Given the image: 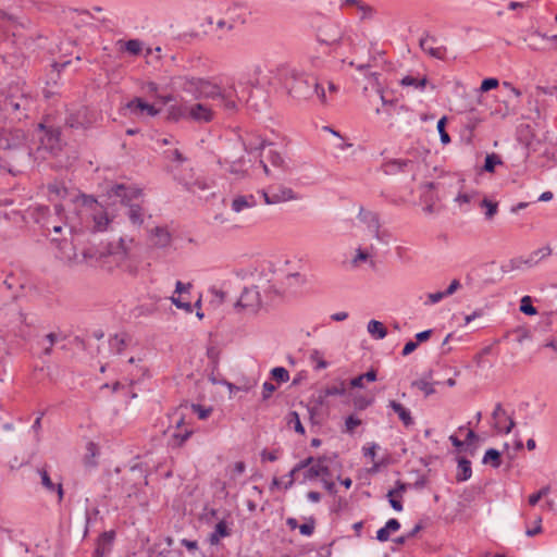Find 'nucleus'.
<instances>
[{
    "mask_svg": "<svg viewBox=\"0 0 557 557\" xmlns=\"http://www.w3.org/2000/svg\"><path fill=\"white\" fill-rule=\"evenodd\" d=\"M267 146H272V144H267V141L261 138H258L256 141H252L250 139L244 140V147L248 153H252L253 151L257 150H264Z\"/></svg>",
    "mask_w": 557,
    "mask_h": 557,
    "instance_id": "nucleus-39",
    "label": "nucleus"
},
{
    "mask_svg": "<svg viewBox=\"0 0 557 557\" xmlns=\"http://www.w3.org/2000/svg\"><path fill=\"white\" fill-rule=\"evenodd\" d=\"M446 296H445L444 292L430 293L428 295V301L425 304L434 305V304L440 302Z\"/></svg>",
    "mask_w": 557,
    "mask_h": 557,
    "instance_id": "nucleus-61",
    "label": "nucleus"
},
{
    "mask_svg": "<svg viewBox=\"0 0 557 557\" xmlns=\"http://www.w3.org/2000/svg\"><path fill=\"white\" fill-rule=\"evenodd\" d=\"M446 122H447V117L443 116L442 119L438 120L437 125H436L437 132L440 134L441 143L443 145H447L450 143V136L448 135V133L445 129Z\"/></svg>",
    "mask_w": 557,
    "mask_h": 557,
    "instance_id": "nucleus-43",
    "label": "nucleus"
},
{
    "mask_svg": "<svg viewBox=\"0 0 557 557\" xmlns=\"http://www.w3.org/2000/svg\"><path fill=\"white\" fill-rule=\"evenodd\" d=\"M48 190L50 195H55L59 198H64L67 194L65 186L61 183H52L48 185Z\"/></svg>",
    "mask_w": 557,
    "mask_h": 557,
    "instance_id": "nucleus-48",
    "label": "nucleus"
},
{
    "mask_svg": "<svg viewBox=\"0 0 557 557\" xmlns=\"http://www.w3.org/2000/svg\"><path fill=\"white\" fill-rule=\"evenodd\" d=\"M114 531L103 532L98 537L97 543L102 544L103 546L111 545L114 540Z\"/></svg>",
    "mask_w": 557,
    "mask_h": 557,
    "instance_id": "nucleus-56",
    "label": "nucleus"
},
{
    "mask_svg": "<svg viewBox=\"0 0 557 557\" xmlns=\"http://www.w3.org/2000/svg\"><path fill=\"white\" fill-rule=\"evenodd\" d=\"M552 255V248L549 246H545L539 248L530 253L528 258H525V267L531 268L537 264L542 259Z\"/></svg>",
    "mask_w": 557,
    "mask_h": 557,
    "instance_id": "nucleus-25",
    "label": "nucleus"
},
{
    "mask_svg": "<svg viewBox=\"0 0 557 557\" xmlns=\"http://www.w3.org/2000/svg\"><path fill=\"white\" fill-rule=\"evenodd\" d=\"M191 410L194 413H197V416L200 420L207 419L212 411L211 408H205L201 405H196V404L191 405Z\"/></svg>",
    "mask_w": 557,
    "mask_h": 557,
    "instance_id": "nucleus-53",
    "label": "nucleus"
},
{
    "mask_svg": "<svg viewBox=\"0 0 557 557\" xmlns=\"http://www.w3.org/2000/svg\"><path fill=\"white\" fill-rule=\"evenodd\" d=\"M472 475L471 461L466 458H460L458 460V472L456 474V480L458 482H465L469 480Z\"/></svg>",
    "mask_w": 557,
    "mask_h": 557,
    "instance_id": "nucleus-28",
    "label": "nucleus"
},
{
    "mask_svg": "<svg viewBox=\"0 0 557 557\" xmlns=\"http://www.w3.org/2000/svg\"><path fill=\"white\" fill-rule=\"evenodd\" d=\"M500 164H503L502 158L497 153L493 152L485 157L483 170L485 172L493 173L495 171V166Z\"/></svg>",
    "mask_w": 557,
    "mask_h": 557,
    "instance_id": "nucleus-38",
    "label": "nucleus"
},
{
    "mask_svg": "<svg viewBox=\"0 0 557 557\" xmlns=\"http://www.w3.org/2000/svg\"><path fill=\"white\" fill-rule=\"evenodd\" d=\"M520 311L527 315H535L537 313L536 308L532 305L530 296H524L521 299Z\"/></svg>",
    "mask_w": 557,
    "mask_h": 557,
    "instance_id": "nucleus-44",
    "label": "nucleus"
},
{
    "mask_svg": "<svg viewBox=\"0 0 557 557\" xmlns=\"http://www.w3.org/2000/svg\"><path fill=\"white\" fill-rule=\"evenodd\" d=\"M549 493V486H544L536 493H533L529 496V504L531 506H535L542 497L546 496Z\"/></svg>",
    "mask_w": 557,
    "mask_h": 557,
    "instance_id": "nucleus-51",
    "label": "nucleus"
},
{
    "mask_svg": "<svg viewBox=\"0 0 557 557\" xmlns=\"http://www.w3.org/2000/svg\"><path fill=\"white\" fill-rule=\"evenodd\" d=\"M260 194L267 205H276L280 202L299 199L298 195L292 188L285 186H280L271 193L261 190Z\"/></svg>",
    "mask_w": 557,
    "mask_h": 557,
    "instance_id": "nucleus-10",
    "label": "nucleus"
},
{
    "mask_svg": "<svg viewBox=\"0 0 557 557\" xmlns=\"http://www.w3.org/2000/svg\"><path fill=\"white\" fill-rule=\"evenodd\" d=\"M412 386L417 387L419 391L423 392L425 396H430L435 393V388L432 383L426 380H417L412 382Z\"/></svg>",
    "mask_w": 557,
    "mask_h": 557,
    "instance_id": "nucleus-46",
    "label": "nucleus"
},
{
    "mask_svg": "<svg viewBox=\"0 0 557 557\" xmlns=\"http://www.w3.org/2000/svg\"><path fill=\"white\" fill-rule=\"evenodd\" d=\"M185 424L184 418L180 417L175 421V431L171 434V443L173 446H182L193 434V430L183 428Z\"/></svg>",
    "mask_w": 557,
    "mask_h": 557,
    "instance_id": "nucleus-16",
    "label": "nucleus"
},
{
    "mask_svg": "<svg viewBox=\"0 0 557 557\" xmlns=\"http://www.w3.org/2000/svg\"><path fill=\"white\" fill-rule=\"evenodd\" d=\"M325 461V457L317 458L315 461L306 470L305 480H313L319 476L330 475V469Z\"/></svg>",
    "mask_w": 557,
    "mask_h": 557,
    "instance_id": "nucleus-18",
    "label": "nucleus"
},
{
    "mask_svg": "<svg viewBox=\"0 0 557 557\" xmlns=\"http://www.w3.org/2000/svg\"><path fill=\"white\" fill-rule=\"evenodd\" d=\"M188 117V107L183 104H172L166 110V119L177 122L181 119Z\"/></svg>",
    "mask_w": 557,
    "mask_h": 557,
    "instance_id": "nucleus-26",
    "label": "nucleus"
},
{
    "mask_svg": "<svg viewBox=\"0 0 557 557\" xmlns=\"http://www.w3.org/2000/svg\"><path fill=\"white\" fill-rule=\"evenodd\" d=\"M262 307V298L258 286L245 287L235 305L236 309H242L248 313H257Z\"/></svg>",
    "mask_w": 557,
    "mask_h": 557,
    "instance_id": "nucleus-7",
    "label": "nucleus"
},
{
    "mask_svg": "<svg viewBox=\"0 0 557 557\" xmlns=\"http://www.w3.org/2000/svg\"><path fill=\"white\" fill-rule=\"evenodd\" d=\"M461 287L460 281L455 278L450 282L446 290H444V294L446 297L451 296L455 294L459 288Z\"/></svg>",
    "mask_w": 557,
    "mask_h": 557,
    "instance_id": "nucleus-59",
    "label": "nucleus"
},
{
    "mask_svg": "<svg viewBox=\"0 0 557 557\" xmlns=\"http://www.w3.org/2000/svg\"><path fill=\"white\" fill-rule=\"evenodd\" d=\"M345 394H346V385H345L344 381H341L338 384L327 386L324 389L325 396H343Z\"/></svg>",
    "mask_w": 557,
    "mask_h": 557,
    "instance_id": "nucleus-41",
    "label": "nucleus"
},
{
    "mask_svg": "<svg viewBox=\"0 0 557 557\" xmlns=\"http://www.w3.org/2000/svg\"><path fill=\"white\" fill-rule=\"evenodd\" d=\"M36 131L39 140V151L45 150L51 154H57L61 150L62 140L59 127L47 126L45 123H39Z\"/></svg>",
    "mask_w": 557,
    "mask_h": 557,
    "instance_id": "nucleus-4",
    "label": "nucleus"
},
{
    "mask_svg": "<svg viewBox=\"0 0 557 557\" xmlns=\"http://www.w3.org/2000/svg\"><path fill=\"white\" fill-rule=\"evenodd\" d=\"M112 196L121 198L123 202H128L135 198H138L141 194L140 189L124 184H116L112 186L110 190Z\"/></svg>",
    "mask_w": 557,
    "mask_h": 557,
    "instance_id": "nucleus-17",
    "label": "nucleus"
},
{
    "mask_svg": "<svg viewBox=\"0 0 557 557\" xmlns=\"http://www.w3.org/2000/svg\"><path fill=\"white\" fill-rule=\"evenodd\" d=\"M492 418L495 421L494 428L498 433L509 434L516 425L513 419L507 416L500 403L496 404Z\"/></svg>",
    "mask_w": 557,
    "mask_h": 557,
    "instance_id": "nucleus-11",
    "label": "nucleus"
},
{
    "mask_svg": "<svg viewBox=\"0 0 557 557\" xmlns=\"http://www.w3.org/2000/svg\"><path fill=\"white\" fill-rule=\"evenodd\" d=\"M358 219L366 223L371 232H373L375 235L379 234L380 230V221L376 213L367 211L363 208H360Z\"/></svg>",
    "mask_w": 557,
    "mask_h": 557,
    "instance_id": "nucleus-24",
    "label": "nucleus"
},
{
    "mask_svg": "<svg viewBox=\"0 0 557 557\" xmlns=\"http://www.w3.org/2000/svg\"><path fill=\"white\" fill-rule=\"evenodd\" d=\"M342 5L343 7H357L358 10L362 11V12H366V10L368 9V7L366 4H363L360 0H342Z\"/></svg>",
    "mask_w": 557,
    "mask_h": 557,
    "instance_id": "nucleus-62",
    "label": "nucleus"
},
{
    "mask_svg": "<svg viewBox=\"0 0 557 557\" xmlns=\"http://www.w3.org/2000/svg\"><path fill=\"white\" fill-rule=\"evenodd\" d=\"M278 455H280V451L277 449L270 450V451L264 449L261 453V460L262 461L268 460V461L273 462V461H276L278 459Z\"/></svg>",
    "mask_w": 557,
    "mask_h": 557,
    "instance_id": "nucleus-57",
    "label": "nucleus"
},
{
    "mask_svg": "<svg viewBox=\"0 0 557 557\" xmlns=\"http://www.w3.org/2000/svg\"><path fill=\"white\" fill-rule=\"evenodd\" d=\"M309 359L311 362L315 363V370H322L329 367V363L324 360V354L319 349H312L310 351Z\"/></svg>",
    "mask_w": 557,
    "mask_h": 557,
    "instance_id": "nucleus-36",
    "label": "nucleus"
},
{
    "mask_svg": "<svg viewBox=\"0 0 557 557\" xmlns=\"http://www.w3.org/2000/svg\"><path fill=\"white\" fill-rule=\"evenodd\" d=\"M128 219L134 225H141L144 222V213L141 207L137 205H131L128 209Z\"/></svg>",
    "mask_w": 557,
    "mask_h": 557,
    "instance_id": "nucleus-37",
    "label": "nucleus"
},
{
    "mask_svg": "<svg viewBox=\"0 0 557 557\" xmlns=\"http://www.w3.org/2000/svg\"><path fill=\"white\" fill-rule=\"evenodd\" d=\"M277 73L293 98L298 100L317 98L320 103H327L325 89L314 74L289 66L277 67Z\"/></svg>",
    "mask_w": 557,
    "mask_h": 557,
    "instance_id": "nucleus-1",
    "label": "nucleus"
},
{
    "mask_svg": "<svg viewBox=\"0 0 557 557\" xmlns=\"http://www.w3.org/2000/svg\"><path fill=\"white\" fill-rule=\"evenodd\" d=\"M209 292L214 296L218 304H222L225 300V292L216 287H211Z\"/></svg>",
    "mask_w": 557,
    "mask_h": 557,
    "instance_id": "nucleus-63",
    "label": "nucleus"
},
{
    "mask_svg": "<svg viewBox=\"0 0 557 557\" xmlns=\"http://www.w3.org/2000/svg\"><path fill=\"white\" fill-rule=\"evenodd\" d=\"M97 121V114L87 107H79L71 111L65 120V124L75 129H86Z\"/></svg>",
    "mask_w": 557,
    "mask_h": 557,
    "instance_id": "nucleus-8",
    "label": "nucleus"
},
{
    "mask_svg": "<svg viewBox=\"0 0 557 557\" xmlns=\"http://www.w3.org/2000/svg\"><path fill=\"white\" fill-rule=\"evenodd\" d=\"M182 88L195 98L219 99L221 106L231 112L238 109V95L233 81L226 86H220L201 77L185 76L182 78Z\"/></svg>",
    "mask_w": 557,
    "mask_h": 557,
    "instance_id": "nucleus-2",
    "label": "nucleus"
},
{
    "mask_svg": "<svg viewBox=\"0 0 557 557\" xmlns=\"http://www.w3.org/2000/svg\"><path fill=\"white\" fill-rule=\"evenodd\" d=\"M398 487L396 490H391L387 493L388 502L392 506V508L396 511L403 510V503L399 499H396L395 496L401 497V494L406 491V484L401 482H397Z\"/></svg>",
    "mask_w": 557,
    "mask_h": 557,
    "instance_id": "nucleus-27",
    "label": "nucleus"
},
{
    "mask_svg": "<svg viewBox=\"0 0 557 557\" xmlns=\"http://www.w3.org/2000/svg\"><path fill=\"white\" fill-rule=\"evenodd\" d=\"M369 259V253L363 251L362 249H358L355 258L351 260L354 267H358L361 261H367Z\"/></svg>",
    "mask_w": 557,
    "mask_h": 557,
    "instance_id": "nucleus-58",
    "label": "nucleus"
},
{
    "mask_svg": "<svg viewBox=\"0 0 557 557\" xmlns=\"http://www.w3.org/2000/svg\"><path fill=\"white\" fill-rule=\"evenodd\" d=\"M124 48L129 54L137 55L143 50V44L138 39H129L124 44Z\"/></svg>",
    "mask_w": 557,
    "mask_h": 557,
    "instance_id": "nucleus-45",
    "label": "nucleus"
},
{
    "mask_svg": "<svg viewBox=\"0 0 557 557\" xmlns=\"http://www.w3.org/2000/svg\"><path fill=\"white\" fill-rule=\"evenodd\" d=\"M18 156L29 157L30 149L26 146V135L22 129L0 131V159L15 160Z\"/></svg>",
    "mask_w": 557,
    "mask_h": 557,
    "instance_id": "nucleus-3",
    "label": "nucleus"
},
{
    "mask_svg": "<svg viewBox=\"0 0 557 557\" xmlns=\"http://www.w3.org/2000/svg\"><path fill=\"white\" fill-rule=\"evenodd\" d=\"M231 535V529L225 520L219 521L212 533H210L208 541L211 545H218L223 537Z\"/></svg>",
    "mask_w": 557,
    "mask_h": 557,
    "instance_id": "nucleus-22",
    "label": "nucleus"
},
{
    "mask_svg": "<svg viewBox=\"0 0 557 557\" xmlns=\"http://www.w3.org/2000/svg\"><path fill=\"white\" fill-rule=\"evenodd\" d=\"M361 424V420L355 416H349L345 420V432L354 433L355 429Z\"/></svg>",
    "mask_w": 557,
    "mask_h": 557,
    "instance_id": "nucleus-52",
    "label": "nucleus"
},
{
    "mask_svg": "<svg viewBox=\"0 0 557 557\" xmlns=\"http://www.w3.org/2000/svg\"><path fill=\"white\" fill-rule=\"evenodd\" d=\"M287 425L292 429H294L297 433L304 435L305 434V428L300 421V417L298 412L290 411L288 412L286 417Z\"/></svg>",
    "mask_w": 557,
    "mask_h": 557,
    "instance_id": "nucleus-34",
    "label": "nucleus"
},
{
    "mask_svg": "<svg viewBox=\"0 0 557 557\" xmlns=\"http://www.w3.org/2000/svg\"><path fill=\"white\" fill-rule=\"evenodd\" d=\"M152 234L156 237L154 245L159 247H166L171 242L170 233L163 227H154Z\"/></svg>",
    "mask_w": 557,
    "mask_h": 557,
    "instance_id": "nucleus-30",
    "label": "nucleus"
},
{
    "mask_svg": "<svg viewBox=\"0 0 557 557\" xmlns=\"http://www.w3.org/2000/svg\"><path fill=\"white\" fill-rule=\"evenodd\" d=\"M498 84H499L498 79H496V78H492V77L491 78H485L482 82V84H481L480 90L482 92H486V91H488L491 89L496 88L498 86Z\"/></svg>",
    "mask_w": 557,
    "mask_h": 557,
    "instance_id": "nucleus-55",
    "label": "nucleus"
},
{
    "mask_svg": "<svg viewBox=\"0 0 557 557\" xmlns=\"http://www.w3.org/2000/svg\"><path fill=\"white\" fill-rule=\"evenodd\" d=\"M388 407L398 416L399 420L403 422V424L408 428L413 425L414 420L411 416V412L408 408L403 406L400 403L396 400H389Z\"/></svg>",
    "mask_w": 557,
    "mask_h": 557,
    "instance_id": "nucleus-19",
    "label": "nucleus"
},
{
    "mask_svg": "<svg viewBox=\"0 0 557 557\" xmlns=\"http://www.w3.org/2000/svg\"><path fill=\"white\" fill-rule=\"evenodd\" d=\"M109 346L111 350L115 354H122V351L126 347V335L125 334H115L110 337Z\"/></svg>",
    "mask_w": 557,
    "mask_h": 557,
    "instance_id": "nucleus-33",
    "label": "nucleus"
},
{
    "mask_svg": "<svg viewBox=\"0 0 557 557\" xmlns=\"http://www.w3.org/2000/svg\"><path fill=\"white\" fill-rule=\"evenodd\" d=\"M265 158L269 160V162L273 166L278 168V169H285V160H284L283 154L280 151L270 148L268 150Z\"/></svg>",
    "mask_w": 557,
    "mask_h": 557,
    "instance_id": "nucleus-35",
    "label": "nucleus"
},
{
    "mask_svg": "<svg viewBox=\"0 0 557 557\" xmlns=\"http://www.w3.org/2000/svg\"><path fill=\"white\" fill-rule=\"evenodd\" d=\"M379 445L373 443L370 447H363V456L374 460Z\"/></svg>",
    "mask_w": 557,
    "mask_h": 557,
    "instance_id": "nucleus-64",
    "label": "nucleus"
},
{
    "mask_svg": "<svg viewBox=\"0 0 557 557\" xmlns=\"http://www.w3.org/2000/svg\"><path fill=\"white\" fill-rule=\"evenodd\" d=\"M410 165H412L411 160L392 159L383 164V170L386 174L394 175L399 172H405Z\"/></svg>",
    "mask_w": 557,
    "mask_h": 557,
    "instance_id": "nucleus-20",
    "label": "nucleus"
},
{
    "mask_svg": "<svg viewBox=\"0 0 557 557\" xmlns=\"http://www.w3.org/2000/svg\"><path fill=\"white\" fill-rule=\"evenodd\" d=\"M318 41L329 47H337L346 41L350 42L349 37H345L341 27L332 22H327L318 29Z\"/></svg>",
    "mask_w": 557,
    "mask_h": 557,
    "instance_id": "nucleus-6",
    "label": "nucleus"
},
{
    "mask_svg": "<svg viewBox=\"0 0 557 557\" xmlns=\"http://www.w3.org/2000/svg\"><path fill=\"white\" fill-rule=\"evenodd\" d=\"M193 288L191 283H184L182 281H176L175 290L173 295L170 297L171 302L181 310H184L186 313L193 312V304L190 301H183V295H189Z\"/></svg>",
    "mask_w": 557,
    "mask_h": 557,
    "instance_id": "nucleus-9",
    "label": "nucleus"
},
{
    "mask_svg": "<svg viewBox=\"0 0 557 557\" xmlns=\"http://www.w3.org/2000/svg\"><path fill=\"white\" fill-rule=\"evenodd\" d=\"M481 206L486 208L485 216L486 219H492L497 212V202H493L488 199H483Z\"/></svg>",
    "mask_w": 557,
    "mask_h": 557,
    "instance_id": "nucleus-50",
    "label": "nucleus"
},
{
    "mask_svg": "<svg viewBox=\"0 0 557 557\" xmlns=\"http://www.w3.org/2000/svg\"><path fill=\"white\" fill-rule=\"evenodd\" d=\"M428 83L429 82L426 76H423L422 78H417L411 75H407L403 77L400 81L401 86H411L420 90H423L426 87Z\"/></svg>",
    "mask_w": 557,
    "mask_h": 557,
    "instance_id": "nucleus-31",
    "label": "nucleus"
},
{
    "mask_svg": "<svg viewBox=\"0 0 557 557\" xmlns=\"http://www.w3.org/2000/svg\"><path fill=\"white\" fill-rule=\"evenodd\" d=\"M257 206V199L253 195L237 196L233 199L231 208L234 212L239 213L245 209Z\"/></svg>",
    "mask_w": 557,
    "mask_h": 557,
    "instance_id": "nucleus-23",
    "label": "nucleus"
},
{
    "mask_svg": "<svg viewBox=\"0 0 557 557\" xmlns=\"http://www.w3.org/2000/svg\"><path fill=\"white\" fill-rule=\"evenodd\" d=\"M133 239L120 238L117 243H111L108 246V256L112 257L116 263H122L128 258Z\"/></svg>",
    "mask_w": 557,
    "mask_h": 557,
    "instance_id": "nucleus-13",
    "label": "nucleus"
},
{
    "mask_svg": "<svg viewBox=\"0 0 557 557\" xmlns=\"http://www.w3.org/2000/svg\"><path fill=\"white\" fill-rule=\"evenodd\" d=\"M275 389H276V386L273 383H271L269 381L264 382L262 385V399L263 400L269 399L272 396V394L275 392Z\"/></svg>",
    "mask_w": 557,
    "mask_h": 557,
    "instance_id": "nucleus-54",
    "label": "nucleus"
},
{
    "mask_svg": "<svg viewBox=\"0 0 557 557\" xmlns=\"http://www.w3.org/2000/svg\"><path fill=\"white\" fill-rule=\"evenodd\" d=\"M272 379L278 383H285L289 380L288 371L283 367L273 368L271 371Z\"/></svg>",
    "mask_w": 557,
    "mask_h": 557,
    "instance_id": "nucleus-47",
    "label": "nucleus"
},
{
    "mask_svg": "<svg viewBox=\"0 0 557 557\" xmlns=\"http://www.w3.org/2000/svg\"><path fill=\"white\" fill-rule=\"evenodd\" d=\"M525 267V258L517 257L510 259L507 263L502 265L503 272H511L515 270H520Z\"/></svg>",
    "mask_w": 557,
    "mask_h": 557,
    "instance_id": "nucleus-40",
    "label": "nucleus"
},
{
    "mask_svg": "<svg viewBox=\"0 0 557 557\" xmlns=\"http://www.w3.org/2000/svg\"><path fill=\"white\" fill-rule=\"evenodd\" d=\"M299 472V470H296V466L288 472V474L285 475L286 481L284 483V488L287 490L293 486L295 483V475Z\"/></svg>",
    "mask_w": 557,
    "mask_h": 557,
    "instance_id": "nucleus-60",
    "label": "nucleus"
},
{
    "mask_svg": "<svg viewBox=\"0 0 557 557\" xmlns=\"http://www.w3.org/2000/svg\"><path fill=\"white\" fill-rule=\"evenodd\" d=\"M483 463H490L493 468L497 469L502 465L500 453L495 448H490L485 451L483 459Z\"/></svg>",
    "mask_w": 557,
    "mask_h": 557,
    "instance_id": "nucleus-32",
    "label": "nucleus"
},
{
    "mask_svg": "<svg viewBox=\"0 0 557 557\" xmlns=\"http://www.w3.org/2000/svg\"><path fill=\"white\" fill-rule=\"evenodd\" d=\"M314 528H315V521L314 519L311 517L308 519V521L306 523H302L298 527L299 529V532L302 534V535H306V536H310L313 534L314 532Z\"/></svg>",
    "mask_w": 557,
    "mask_h": 557,
    "instance_id": "nucleus-49",
    "label": "nucleus"
},
{
    "mask_svg": "<svg viewBox=\"0 0 557 557\" xmlns=\"http://www.w3.org/2000/svg\"><path fill=\"white\" fill-rule=\"evenodd\" d=\"M95 221V230L98 232H102L107 230V226L110 222L108 214L106 212H100L94 215Z\"/></svg>",
    "mask_w": 557,
    "mask_h": 557,
    "instance_id": "nucleus-42",
    "label": "nucleus"
},
{
    "mask_svg": "<svg viewBox=\"0 0 557 557\" xmlns=\"http://www.w3.org/2000/svg\"><path fill=\"white\" fill-rule=\"evenodd\" d=\"M30 103V98L17 84L9 86L8 92L3 100L4 110L11 113L21 112L24 116H26V112L29 110Z\"/></svg>",
    "mask_w": 557,
    "mask_h": 557,
    "instance_id": "nucleus-5",
    "label": "nucleus"
},
{
    "mask_svg": "<svg viewBox=\"0 0 557 557\" xmlns=\"http://www.w3.org/2000/svg\"><path fill=\"white\" fill-rule=\"evenodd\" d=\"M368 332L376 339H383L387 335L386 327L376 320H371L368 323Z\"/></svg>",
    "mask_w": 557,
    "mask_h": 557,
    "instance_id": "nucleus-29",
    "label": "nucleus"
},
{
    "mask_svg": "<svg viewBox=\"0 0 557 557\" xmlns=\"http://www.w3.org/2000/svg\"><path fill=\"white\" fill-rule=\"evenodd\" d=\"M437 39L433 36L425 35L420 39V48L423 52L428 53L430 57L444 60L446 58L447 49L444 46H437Z\"/></svg>",
    "mask_w": 557,
    "mask_h": 557,
    "instance_id": "nucleus-12",
    "label": "nucleus"
},
{
    "mask_svg": "<svg viewBox=\"0 0 557 557\" xmlns=\"http://www.w3.org/2000/svg\"><path fill=\"white\" fill-rule=\"evenodd\" d=\"M188 117L198 123H209L213 120L214 112L207 104L196 103L188 107Z\"/></svg>",
    "mask_w": 557,
    "mask_h": 557,
    "instance_id": "nucleus-14",
    "label": "nucleus"
},
{
    "mask_svg": "<svg viewBox=\"0 0 557 557\" xmlns=\"http://www.w3.org/2000/svg\"><path fill=\"white\" fill-rule=\"evenodd\" d=\"M126 108L131 111V113L139 115L146 114L148 116H156L160 113V110L154 106L147 103L141 98H135L131 100Z\"/></svg>",
    "mask_w": 557,
    "mask_h": 557,
    "instance_id": "nucleus-15",
    "label": "nucleus"
},
{
    "mask_svg": "<svg viewBox=\"0 0 557 557\" xmlns=\"http://www.w3.org/2000/svg\"><path fill=\"white\" fill-rule=\"evenodd\" d=\"M38 474L40 476L42 486L48 492H51V493L57 492L58 496H59V502H61L63 498L62 484L61 483L54 484L46 468L38 469Z\"/></svg>",
    "mask_w": 557,
    "mask_h": 557,
    "instance_id": "nucleus-21",
    "label": "nucleus"
}]
</instances>
